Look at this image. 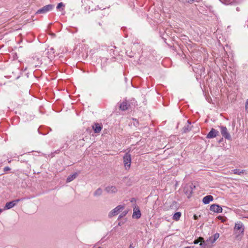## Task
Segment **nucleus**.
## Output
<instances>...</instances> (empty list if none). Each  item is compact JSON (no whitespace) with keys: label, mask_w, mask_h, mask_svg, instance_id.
<instances>
[{"label":"nucleus","mask_w":248,"mask_h":248,"mask_svg":"<svg viewBox=\"0 0 248 248\" xmlns=\"http://www.w3.org/2000/svg\"><path fill=\"white\" fill-rule=\"evenodd\" d=\"M244 230V225L241 222L239 221L235 223L234 231L236 233H238L236 237H238L240 235H243Z\"/></svg>","instance_id":"obj_2"},{"label":"nucleus","mask_w":248,"mask_h":248,"mask_svg":"<svg viewBox=\"0 0 248 248\" xmlns=\"http://www.w3.org/2000/svg\"><path fill=\"white\" fill-rule=\"evenodd\" d=\"M202 241V237H199L197 239L194 240L193 243L194 244H198L199 242H200L201 241Z\"/></svg>","instance_id":"obj_25"},{"label":"nucleus","mask_w":248,"mask_h":248,"mask_svg":"<svg viewBox=\"0 0 248 248\" xmlns=\"http://www.w3.org/2000/svg\"><path fill=\"white\" fill-rule=\"evenodd\" d=\"M78 176V173L77 172H75L73 174L70 175L68 176L66 179V182L67 183L70 182L75 179Z\"/></svg>","instance_id":"obj_18"},{"label":"nucleus","mask_w":248,"mask_h":248,"mask_svg":"<svg viewBox=\"0 0 248 248\" xmlns=\"http://www.w3.org/2000/svg\"><path fill=\"white\" fill-rule=\"evenodd\" d=\"M200 246L202 247V248H206L207 246V243L206 241H205L204 238L202 237V241H200Z\"/></svg>","instance_id":"obj_21"},{"label":"nucleus","mask_w":248,"mask_h":248,"mask_svg":"<svg viewBox=\"0 0 248 248\" xmlns=\"http://www.w3.org/2000/svg\"><path fill=\"white\" fill-rule=\"evenodd\" d=\"M98 24L100 25V26H102V24L101 23H99Z\"/></svg>","instance_id":"obj_34"},{"label":"nucleus","mask_w":248,"mask_h":248,"mask_svg":"<svg viewBox=\"0 0 248 248\" xmlns=\"http://www.w3.org/2000/svg\"><path fill=\"white\" fill-rule=\"evenodd\" d=\"M214 198L212 195H207L205 196L202 199V202L205 204H208L210 202L213 201Z\"/></svg>","instance_id":"obj_16"},{"label":"nucleus","mask_w":248,"mask_h":248,"mask_svg":"<svg viewBox=\"0 0 248 248\" xmlns=\"http://www.w3.org/2000/svg\"><path fill=\"white\" fill-rule=\"evenodd\" d=\"M232 171L234 174L241 175L244 173L245 170H240L239 169H234Z\"/></svg>","instance_id":"obj_22"},{"label":"nucleus","mask_w":248,"mask_h":248,"mask_svg":"<svg viewBox=\"0 0 248 248\" xmlns=\"http://www.w3.org/2000/svg\"><path fill=\"white\" fill-rule=\"evenodd\" d=\"M129 107L130 105L127 103V101L125 100L120 104L119 108L123 111H124L127 110Z\"/></svg>","instance_id":"obj_13"},{"label":"nucleus","mask_w":248,"mask_h":248,"mask_svg":"<svg viewBox=\"0 0 248 248\" xmlns=\"http://www.w3.org/2000/svg\"><path fill=\"white\" fill-rule=\"evenodd\" d=\"M10 170H11V169L8 166L4 167V169H3L4 171H7Z\"/></svg>","instance_id":"obj_29"},{"label":"nucleus","mask_w":248,"mask_h":248,"mask_svg":"<svg viewBox=\"0 0 248 248\" xmlns=\"http://www.w3.org/2000/svg\"><path fill=\"white\" fill-rule=\"evenodd\" d=\"M22 199H16L15 200L12 201L11 202H7L5 206V208L7 209H9L13 207L15 205H16L19 202L21 201Z\"/></svg>","instance_id":"obj_9"},{"label":"nucleus","mask_w":248,"mask_h":248,"mask_svg":"<svg viewBox=\"0 0 248 248\" xmlns=\"http://www.w3.org/2000/svg\"><path fill=\"white\" fill-rule=\"evenodd\" d=\"M219 134V132L212 128L206 136L207 139H212L216 137Z\"/></svg>","instance_id":"obj_10"},{"label":"nucleus","mask_w":248,"mask_h":248,"mask_svg":"<svg viewBox=\"0 0 248 248\" xmlns=\"http://www.w3.org/2000/svg\"><path fill=\"white\" fill-rule=\"evenodd\" d=\"M102 190L101 188H97L93 193L94 196H99L102 194Z\"/></svg>","instance_id":"obj_20"},{"label":"nucleus","mask_w":248,"mask_h":248,"mask_svg":"<svg viewBox=\"0 0 248 248\" xmlns=\"http://www.w3.org/2000/svg\"><path fill=\"white\" fill-rule=\"evenodd\" d=\"M219 236V234L218 233H216L213 237V239L212 240V242H215L217 239L218 238Z\"/></svg>","instance_id":"obj_23"},{"label":"nucleus","mask_w":248,"mask_h":248,"mask_svg":"<svg viewBox=\"0 0 248 248\" xmlns=\"http://www.w3.org/2000/svg\"><path fill=\"white\" fill-rule=\"evenodd\" d=\"M210 210L215 213H220L222 212V208L219 205L213 204L210 206Z\"/></svg>","instance_id":"obj_8"},{"label":"nucleus","mask_w":248,"mask_h":248,"mask_svg":"<svg viewBox=\"0 0 248 248\" xmlns=\"http://www.w3.org/2000/svg\"><path fill=\"white\" fill-rule=\"evenodd\" d=\"M124 208V206L119 205L115 207L114 209L112 210L108 214V217L111 218L113 216L118 214Z\"/></svg>","instance_id":"obj_4"},{"label":"nucleus","mask_w":248,"mask_h":248,"mask_svg":"<svg viewBox=\"0 0 248 248\" xmlns=\"http://www.w3.org/2000/svg\"><path fill=\"white\" fill-rule=\"evenodd\" d=\"M181 216V213L180 212L175 213L173 216V219L176 221L178 220Z\"/></svg>","instance_id":"obj_19"},{"label":"nucleus","mask_w":248,"mask_h":248,"mask_svg":"<svg viewBox=\"0 0 248 248\" xmlns=\"http://www.w3.org/2000/svg\"><path fill=\"white\" fill-rule=\"evenodd\" d=\"M127 213H128V211H126V210L123 212V213L121 215H119L118 219H120L121 218L123 217H124L127 214Z\"/></svg>","instance_id":"obj_24"},{"label":"nucleus","mask_w":248,"mask_h":248,"mask_svg":"<svg viewBox=\"0 0 248 248\" xmlns=\"http://www.w3.org/2000/svg\"><path fill=\"white\" fill-rule=\"evenodd\" d=\"M213 238L212 236L211 237H210L209 238H208L207 240H206V242L207 243H214V242H212V240H213Z\"/></svg>","instance_id":"obj_26"},{"label":"nucleus","mask_w":248,"mask_h":248,"mask_svg":"<svg viewBox=\"0 0 248 248\" xmlns=\"http://www.w3.org/2000/svg\"><path fill=\"white\" fill-rule=\"evenodd\" d=\"M245 110L247 113H248V99L246 100L245 104Z\"/></svg>","instance_id":"obj_27"},{"label":"nucleus","mask_w":248,"mask_h":248,"mask_svg":"<svg viewBox=\"0 0 248 248\" xmlns=\"http://www.w3.org/2000/svg\"><path fill=\"white\" fill-rule=\"evenodd\" d=\"M64 6V4H63L62 2H60L59 3H58L57 6V9H60L62 7H63Z\"/></svg>","instance_id":"obj_28"},{"label":"nucleus","mask_w":248,"mask_h":248,"mask_svg":"<svg viewBox=\"0 0 248 248\" xmlns=\"http://www.w3.org/2000/svg\"><path fill=\"white\" fill-rule=\"evenodd\" d=\"M105 191L108 193H115L118 190L115 186H108L105 188Z\"/></svg>","instance_id":"obj_12"},{"label":"nucleus","mask_w":248,"mask_h":248,"mask_svg":"<svg viewBox=\"0 0 248 248\" xmlns=\"http://www.w3.org/2000/svg\"><path fill=\"white\" fill-rule=\"evenodd\" d=\"M141 217V213L139 208L138 207L137 209H134V212L132 215L133 218L139 219Z\"/></svg>","instance_id":"obj_17"},{"label":"nucleus","mask_w":248,"mask_h":248,"mask_svg":"<svg viewBox=\"0 0 248 248\" xmlns=\"http://www.w3.org/2000/svg\"><path fill=\"white\" fill-rule=\"evenodd\" d=\"M128 248H134V246L133 245V243L130 244Z\"/></svg>","instance_id":"obj_31"},{"label":"nucleus","mask_w":248,"mask_h":248,"mask_svg":"<svg viewBox=\"0 0 248 248\" xmlns=\"http://www.w3.org/2000/svg\"><path fill=\"white\" fill-rule=\"evenodd\" d=\"M221 134L222 136L226 139L228 140H231V136L228 132L227 128L225 126H220Z\"/></svg>","instance_id":"obj_6"},{"label":"nucleus","mask_w":248,"mask_h":248,"mask_svg":"<svg viewBox=\"0 0 248 248\" xmlns=\"http://www.w3.org/2000/svg\"><path fill=\"white\" fill-rule=\"evenodd\" d=\"M32 60L31 63L34 66L36 67L42 63V60H40L38 56L35 55L32 57Z\"/></svg>","instance_id":"obj_11"},{"label":"nucleus","mask_w":248,"mask_h":248,"mask_svg":"<svg viewBox=\"0 0 248 248\" xmlns=\"http://www.w3.org/2000/svg\"><path fill=\"white\" fill-rule=\"evenodd\" d=\"M194 219H195V220H196V219H198V217H197V216H196V215H194Z\"/></svg>","instance_id":"obj_32"},{"label":"nucleus","mask_w":248,"mask_h":248,"mask_svg":"<svg viewBox=\"0 0 248 248\" xmlns=\"http://www.w3.org/2000/svg\"><path fill=\"white\" fill-rule=\"evenodd\" d=\"M2 211V210L1 209H0V213Z\"/></svg>","instance_id":"obj_33"},{"label":"nucleus","mask_w":248,"mask_h":248,"mask_svg":"<svg viewBox=\"0 0 248 248\" xmlns=\"http://www.w3.org/2000/svg\"><path fill=\"white\" fill-rule=\"evenodd\" d=\"M124 164L125 169H129L131 166V155L128 153H126L123 157Z\"/></svg>","instance_id":"obj_3"},{"label":"nucleus","mask_w":248,"mask_h":248,"mask_svg":"<svg viewBox=\"0 0 248 248\" xmlns=\"http://www.w3.org/2000/svg\"><path fill=\"white\" fill-rule=\"evenodd\" d=\"M136 199H135V198H132V199L130 200V202H136Z\"/></svg>","instance_id":"obj_30"},{"label":"nucleus","mask_w":248,"mask_h":248,"mask_svg":"<svg viewBox=\"0 0 248 248\" xmlns=\"http://www.w3.org/2000/svg\"><path fill=\"white\" fill-rule=\"evenodd\" d=\"M11 160H8V163H10V162H11Z\"/></svg>","instance_id":"obj_35"},{"label":"nucleus","mask_w":248,"mask_h":248,"mask_svg":"<svg viewBox=\"0 0 248 248\" xmlns=\"http://www.w3.org/2000/svg\"><path fill=\"white\" fill-rule=\"evenodd\" d=\"M187 124L186 125H185L182 129L183 133H187L191 130L192 126L191 125L190 122L189 121H187Z\"/></svg>","instance_id":"obj_15"},{"label":"nucleus","mask_w":248,"mask_h":248,"mask_svg":"<svg viewBox=\"0 0 248 248\" xmlns=\"http://www.w3.org/2000/svg\"><path fill=\"white\" fill-rule=\"evenodd\" d=\"M195 187V186L193 183L186 184L184 187V192L187 196L188 198L191 197L193 189Z\"/></svg>","instance_id":"obj_1"},{"label":"nucleus","mask_w":248,"mask_h":248,"mask_svg":"<svg viewBox=\"0 0 248 248\" xmlns=\"http://www.w3.org/2000/svg\"><path fill=\"white\" fill-rule=\"evenodd\" d=\"M92 128L94 133H98L102 130V126L98 123H95L92 126Z\"/></svg>","instance_id":"obj_14"},{"label":"nucleus","mask_w":248,"mask_h":248,"mask_svg":"<svg viewBox=\"0 0 248 248\" xmlns=\"http://www.w3.org/2000/svg\"><path fill=\"white\" fill-rule=\"evenodd\" d=\"M54 6L52 4H48L44 6L41 9H39L36 13V14H45L52 9Z\"/></svg>","instance_id":"obj_5"},{"label":"nucleus","mask_w":248,"mask_h":248,"mask_svg":"<svg viewBox=\"0 0 248 248\" xmlns=\"http://www.w3.org/2000/svg\"><path fill=\"white\" fill-rule=\"evenodd\" d=\"M54 49L53 47L46 49L44 52V55L48 59H51L54 56Z\"/></svg>","instance_id":"obj_7"}]
</instances>
